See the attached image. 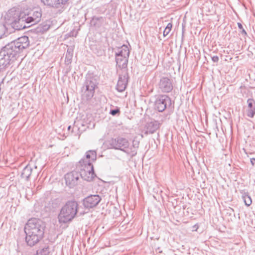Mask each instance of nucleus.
<instances>
[{
	"mask_svg": "<svg viewBox=\"0 0 255 255\" xmlns=\"http://www.w3.org/2000/svg\"><path fill=\"white\" fill-rule=\"evenodd\" d=\"M29 45L28 37L26 36L18 38L3 47L0 51V61L6 68L11 61L14 59L16 55L26 48Z\"/></svg>",
	"mask_w": 255,
	"mask_h": 255,
	"instance_id": "obj_1",
	"label": "nucleus"
},
{
	"mask_svg": "<svg viewBox=\"0 0 255 255\" xmlns=\"http://www.w3.org/2000/svg\"><path fill=\"white\" fill-rule=\"evenodd\" d=\"M45 227L44 223L39 219L32 218L28 221L24 232L25 241L29 246H35L42 239Z\"/></svg>",
	"mask_w": 255,
	"mask_h": 255,
	"instance_id": "obj_2",
	"label": "nucleus"
},
{
	"mask_svg": "<svg viewBox=\"0 0 255 255\" xmlns=\"http://www.w3.org/2000/svg\"><path fill=\"white\" fill-rule=\"evenodd\" d=\"M97 154L94 150H89L86 152V157L79 162L81 177L85 180L92 181L96 175L92 162L96 159Z\"/></svg>",
	"mask_w": 255,
	"mask_h": 255,
	"instance_id": "obj_3",
	"label": "nucleus"
},
{
	"mask_svg": "<svg viewBox=\"0 0 255 255\" xmlns=\"http://www.w3.org/2000/svg\"><path fill=\"white\" fill-rule=\"evenodd\" d=\"M5 22L16 30L26 28L22 17V11L12 8L9 9L4 16Z\"/></svg>",
	"mask_w": 255,
	"mask_h": 255,
	"instance_id": "obj_4",
	"label": "nucleus"
},
{
	"mask_svg": "<svg viewBox=\"0 0 255 255\" xmlns=\"http://www.w3.org/2000/svg\"><path fill=\"white\" fill-rule=\"evenodd\" d=\"M78 203L75 201H69L61 208L58 216L60 223H66L71 221L77 213Z\"/></svg>",
	"mask_w": 255,
	"mask_h": 255,
	"instance_id": "obj_5",
	"label": "nucleus"
},
{
	"mask_svg": "<svg viewBox=\"0 0 255 255\" xmlns=\"http://www.w3.org/2000/svg\"><path fill=\"white\" fill-rule=\"evenodd\" d=\"M98 77L88 74L82 88V99L88 101L92 99L95 93V88L98 84Z\"/></svg>",
	"mask_w": 255,
	"mask_h": 255,
	"instance_id": "obj_6",
	"label": "nucleus"
},
{
	"mask_svg": "<svg viewBox=\"0 0 255 255\" xmlns=\"http://www.w3.org/2000/svg\"><path fill=\"white\" fill-rule=\"evenodd\" d=\"M110 144L112 148L115 149L122 150L127 154H129L131 156H134L136 154V150L133 149L129 152L128 150H126L129 145V142L128 139L119 136L116 138H112Z\"/></svg>",
	"mask_w": 255,
	"mask_h": 255,
	"instance_id": "obj_7",
	"label": "nucleus"
},
{
	"mask_svg": "<svg viewBox=\"0 0 255 255\" xmlns=\"http://www.w3.org/2000/svg\"><path fill=\"white\" fill-rule=\"evenodd\" d=\"M41 12L40 10H26L22 11V17H23L24 24L26 28L30 27L39 22L41 18Z\"/></svg>",
	"mask_w": 255,
	"mask_h": 255,
	"instance_id": "obj_8",
	"label": "nucleus"
},
{
	"mask_svg": "<svg viewBox=\"0 0 255 255\" xmlns=\"http://www.w3.org/2000/svg\"><path fill=\"white\" fill-rule=\"evenodd\" d=\"M171 105V100L169 97L166 95H159L156 97L154 102V109L159 112H162Z\"/></svg>",
	"mask_w": 255,
	"mask_h": 255,
	"instance_id": "obj_9",
	"label": "nucleus"
},
{
	"mask_svg": "<svg viewBox=\"0 0 255 255\" xmlns=\"http://www.w3.org/2000/svg\"><path fill=\"white\" fill-rule=\"evenodd\" d=\"M77 168L79 172L75 171H72L66 174L65 176L66 184L70 188L75 186L78 184L79 177L81 176L79 166H78Z\"/></svg>",
	"mask_w": 255,
	"mask_h": 255,
	"instance_id": "obj_10",
	"label": "nucleus"
},
{
	"mask_svg": "<svg viewBox=\"0 0 255 255\" xmlns=\"http://www.w3.org/2000/svg\"><path fill=\"white\" fill-rule=\"evenodd\" d=\"M101 199L98 195H91L84 199L83 205L87 209L93 208L98 205Z\"/></svg>",
	"mask_w": 255,
	"mask_h": 255,
	"instance_id": "obj_11",
	"label": "nucleus"
},
{
	"mask_svg": "<svg viewBox=\"0 0 255 255\" xmlns=\"http://www.w3.org/2000/svg\"><path fill=\"white\" fill-rule=\"evenodd\" d=\"M158 88L162 92L168 93L173 89L171 80L167 77H162L160 78L158 84Z\"/></svg>",
	"mask_w": 255,
	"mask_h": 255,
	"instance_id": "obj_12",
	"label": "nucleus"
},
{
	"mask_svg": "<svg viewBox=\"0 0 255 255\" xmlns=\"http://www.w3.org/2000/svg\"><path fill=\"white\" fill-rule=\"evenodd\" d=\"M128 75L127 72L120 75L117 85V89L120 92L124 91L127 86Z\"/></svg>",
	"mask_w": 255,
	"mask_h": 255,
	"instance_id": "obj_13",
	"label": "nucleus"
},
{
	"mask_svg": "<svg viewBox=\"0 0 255 255\" xmlns=\"http://www.w3.org/2000/svg\"><path fill=\"white\" fill-rule=\"evenodd\" d=\"M69 0H41L44 5L53 8H59Z\"/></svg>",
	"mask_w": 255,
	"mask_h": 255,
	"instance_id": "obj_14",
	"label": "nucleus"
},
{
	"mask_svg": "<svg viewBox=\"0 0 255 255\" xmlns=\"http://www.w3.org/2000/svg\"><path fill=\"white\" fill-rule=\"evenodd\" d=\"M160 127V124L157 121L151 122L146 125L145 132L146 134L153 133Z\"/></svg>",
	"mask_w": 255,
	"mask_h": 255,
	"instance_id": "obj_15",
	"label": "nucleus"
},
{
	"mask_svg": "<svg viewBox=\"0 0 255 255\" xmlns=\"http://www.w3.org/2000/svg\"><path fill=\"white\" fill-rule=\"evenodd\" d=\"M247 104V115L249 117L253 118L255 115V101L253 99H249Z\"/></svg>",
	"mask_w": 255,
	"mask_h": 255,
	"instance_id": "obj_16",
	"label": "nucleus"
},
{
	"mask_svg": "<svg viewBox=\"0 0 255 255\" xmlns=\"http://www.w3.org/2000/svg\"><path fill=\"white\" fill-rule=\"evenodd\" d=\"M128 56L116 55L117 65L120 68H126L127 66Z\"/></svg>",
	"mask_w": 255,
	"mask_h": 255,
	"instance_id": "obj_17",
	"label": "nucleus"
},
{
	"mask_svg": "<svg viewBox=\"0 0 255 255\" xmlns=\"http://www.w3.org/2000/svg\"><path fill=\"white\" fill-rule=\"evenodd\" d=\"M32 172V168L29 165L26 166L22 170L21 173V177L28 181L31 175Z\"/></svg>",
	"mask_w": 255,
	"mask_h": 255,
	"instance_id": "obj_18",
	"label": "nucleus"
},
{
	"mask_svg": "<svg viewBox=\"0 0 255 255\" xmlns=\"http://www.w3.org/2000/svg\"><path fill=\"white\" fill-rule=\"evenodd\" d=\"M115 55L129 56V50L128 46L123 45L116 51Z\"/></svg>",
	"mask_w": 255,
	"mask_h": 255,
	"instance_id": "obj_19",
	"label": "nucleus"
},
{
	"mask_svg": "<svg viewBox=\"0 0 255 255\" xmlns=\"http://www.w3.org/2000/svg\"><path fill=\"white\" fill-rule=\"evenodd\" d=\"M73 54V49L72 47H69L67 49L65 55V63L67 65L70 64L72 62V59Z\"/></svg>",
	"mask_w": 255,
	"mask_h": 255,
	"instance_id": "obj_20",
	"label": "nucleus"
},
{
	"mask_svg": "<svg viewBox=\"0 0 255 255\" xmlns=\"http://www.w3.org/2000/svg\"><path fill=\"white\" fill-rule=\"evenodd\" d=\"M104 21V18L102 17H93L91 21V24L95 27H99Z\"/></svg>",
	"mask_w": 255,
	"mask_h": 255,
	"instance_id": "obj_21",
	"label": "nucleus"
},
{
	"mask_svg": "<svg viewBox=\"0 0 255 255\" xmlns=\"http://www.w3.org/2000/svg\"><path fill=\"white\" fill-rule=\"evenodd\" d=\"M172 24L171 23H168L163 31V35L166 36L167 35L171 30Z\"/></svg>",
	"mask_w": 255,
	"mask_h": 255,
	"instance_id": "obj_22",
	"label": "nucleus"
},
{
	"mask_svg": "<svg viewBox=\"0 0 255 255\" xmlns=\"http://www.w3.org/2000/svg\"><path fill=\"white\" fill-rule=\"evenodd\" d=\"M243 199L246 205L249 206L252 203V201L250 196L248 195L243 196Z\"/></svg>",
	"mask_w": 255,
	"mask_h": 255,
	"instance_id": "obj_23",
	"label": "nucleus"
},
{
	"mask_svg": "<svg viewBox=\"0 0 255 255\" xmlns=\"http://www.w3.org/2000/svg\"><path fill=\"white\" fill-rule=\"evenodd\" d=\"M120 113V111L118 108L112 109L110 112V113L113 116H116L117 114H119Z\"/></svg>",
	"mask_w": 255,
	"mask_h": 255,
	"instance_id": "obj_24",
	"label": "nucleus"
},
{
	"mask_svg": "<svg viewBox=\"0 0 255 255\" xmlns=\"http://www.w3.org/2000/svg\"><path fill=\"white\" fill-rule=\"evenodd\" d=\"M212 59L213 62H217L219 61V57L218 56H214L212 57Z\"/></svg>",
	"mask_w": 255,
	"mask_h": 255,
	"instance_id": "obj_25",
	"label": "nucleus"
},
{
	"mask_svg": "<svg viewBox=\"0 0 255 255\" xmlns=\"http://www.w3.org/2000/svg\"><path fill=\"white\" fill-rule=\"evenodd\" d=\"M138 144H139L138 142H134L133 141V145H132L133 148H134V149H135V148H138Z\"/></svg>",
	"mask_w": 255,
	"mask_h": 255,
	"instance_id": "obj_26",
	"label": "nucleus"
},
{
	"mask_svg": "<svg viewBox=\"0 0 255 255\" xmlns=\"http://www.w3.org/2000/svg\"><path fill=\"white\" fill-rule=\"evenodd\" d=\"M241 30V33L243 34V35H246L247 34L246 30L244 29V28L243 29H240Z\"/></svg>",
	"mask_w": 255,
	"mask_h": 255,
	"instance_id": "obj_27",
	"label": "nucleus"
},
{
	"mask_svg": "<svg viewBox=\"0 0 255 255\" xmlns=\"http://www.w3.org/2000/svg\"><path fill=\"white\" fill-rule=\"evenodd\" d=\"M251 162L252 165L254 166L255 163V158H251Z\"/></svg>",
	"mask_w": 255,
	"mask_h": 255,
	"instance_id": "obj_28",
	"label": "nucleus"
},
{
	"mask_svg": "<svg viewBox=\"0 0 255 255\" xmlns=\"http://www.w3.org/2000/svg\"><path fill=\"white\" fill-rule=\"evenodd\" d=\"M238 27H239V28L240 29H241L243 28V25H242V24L241 23L238 22Z\"/></svg>",
	"mask_w": 255,
	"mask_h": 255,
	"instance_id": "obj_29",
	"label": "nucleus"
},
{
	"mask_svg": "<svg viewBox=\"0 0 255 255\" xmlns=\"http://www.w3.org/2000/svg\"><path fill=\"white\" fill-rule=\"evenodd\" d=\"M71 128V126H69L68 127V130H70Z\"/></svg>",
	"mask_w": 255,
	"mask_h": 255,
	"instance_id": "obj_30",
	"label": "nucleus"
},
{
	"mask_svg": "<svg viewBox=\"0 0 255 255\" xmlns=\"http://www.w3.org/2000/svg\"><path fill=\"white\" fill-rule=\"evenodd\" d=\"M1 36H2L1 34H0V38H1Z\"/></svg>",
	"mask_w": 255,
	"mask_h": 255,
	"instance_id": "obj_31",
	"label": "nucleus"
}]
</instances>
